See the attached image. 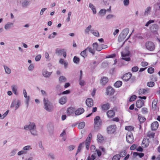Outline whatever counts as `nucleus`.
Wrapping results in <instances>:
<instances>
[{"label":"nucleus","mask_w":160,"mask_h":160,"mask_svg":"<svg viewBox=\"0 0 160 160\" xmlns=\"http://www.w3.org/2000/svg\"><path fill=\"white\" fill-rule=\"evenodd\" d=\"M158 123L157 121L153 122L151 124V127L152 130H156L158 127Z\"/></svg>","instance_id":"obj_15"},{"label":"nucleus","mask_w":160,"mask_h":160,"mask_svg":"<svg viewBox=\"0 0 160 160\" xmlns=\"http://www.w3.org/2000/svg\"><path fill=\"white\" fill-rule=\"evenodd\" d=\"M67 101V98L66 97H62L59 100V102L60 104L63 105L66 103Z\"/></svg>","instance_id":"obj_21"},{"label":"nucleus","mask_w":160,"mask_h":160,"mask_svg":"<svg viewBox=\"0 0 160 160\" xmlns=\"http://www.w3.org/2000/svg\"><path fill=\"white\" fill-rule=\"evenodd\" d=\"M122 85V82L121 81H118L114 83V86L116 88H119Z\"/></svg>","instance_id":"obj_28"},{"label":"nucleus","mask_w":160,"mask_h":160,"mask_svg":"<svg viewBox=\"0 0 160 160\" xmlns=\"http://www.w3.org/2000/svg\"><path fill=\"white\" fill-rule=\"evenodd\" d=\"M64 51H65V50L64 49H60L57 48L56 50V53L58 54H62Z\"/></svg>","instance_id":"obj_37"},{"label":"nucleus","mask_w":160,"mask_h":160,"mask_svg":"<svg viewBox=\"0 0 160 160\" xmlns=\"http://www.w3.org/2000/svg\"><path fill=\"white\" fill-rule=\"evenodd\" d=\"M86 49L87 50H88L89 52L91 53L93 55H94L95 53V51L94 49H93L91 47H88Z\"/></svg>","instance_id":"obj_34"},{"label":"nucleus","mask_w":160,"mask_h":160,"mask_svg":"<svg viewBox=\"0 0 160 160\" xmlns=\"http://www.w3.org/2000/svg\"><path fill=\"white\" fill-rule=\"evenodd\" d=\"M106 12V10L105 9H102L100 10L99 14L101 16H103L105 14Z\"/></svg>","instance_id":"obj_36"},{"label":"nucleus","mask_w":160,"mask_h":160,"mask_svg":"<svg viewBox=\"0 0 160 160\" xmlns=\"http://www.w3.org/2000/svg\"><path fill=\"white\" fill-rule=\"evenodd\" d=\"M44 102L45 107V109L48 111H50L53 109L52 106L51 105L50 102L48 99L44 98Z\"/></svg>","instance_id":"obj_3"},{"label":"nucleus","mask_w":160,"mask_h":160,"mask_svg":"<svg viewBox=\"0 0 160 160\" xmlns=\"http://www.w3.org/2000/svg\"><path fill=\"white\" fill-rule=\"evenodd\" d=\"M129 31V29L128 28H126L125 29H124L122 31V32H123V34L125 36H127L128 33Z\"/></svg>","instance_id":"obj_40"},{"label":"nucleus","mask_w":160,"mask_h":160,"mask_svg":"<svg viewBox=\"0 0 160 160\" xmlns=\"http://www.w3.org/2000/svg\"><path fill=\"white\" fill-rule=\"evenodd\" d=\"M87 49L86 48L83 51L81 52L80 53L81 55L84 58H85L87 56Z\"/></svg>","instance_id":"obj_31"},{"label":"nucleus","mask_w":160,"mask_h":160,"mask_svg":"<svg viewBox=\"0 0 160 160\" xmlns=\"http://www.w3.org/2000/svg\"><path fill=\"white\" fill-rule=\"evenodd\" d=\"M142 112L143 114H146L148 112V109L146 108H143L142 109Z\"/></svg>","instance_id":"obj_52"},{"label":"nucleus","mask_w":160,"mask_h":160,"mask_svg":"<svg viewBox=\"0 0 160 160\" xmlns=\"http://www.w3.org/2000/svg\"><path fill=\"white\" fill-rule=\"evenodd\" d=\"M144 104V101L141 100H138L137 101L136 103V106L138 108H140Z\"/></svg>","instance_id":"obj_13"},{"label":"nucleus","mask_w":160,"mask_h":160,"mask_svg":"<svg viewBox=\"0 0 160 160\" xmlns=\"http://www.w3.org/2000/svg\"><path fill=\"white\" fill-rule=\"evenodd\" d=\"M133 156L134 157H136L137 156H138L140 158H142L144 156V154L143 153L140 152L139 153L138 152H134L133 153Z\"/></svg>","instance_id":"obj_23"},{"label":"nucleus","mask_w":160,"mask_h":160,"mask_svg":"<svg viewBox=\"0 0 160 160\" xmlns=\"http://www.w3.org/2000/svg\"><path fill=\"white\" fill-rule=\"evenodd\" d=\"M108 81V78L105 77H102L100 80V83L103 86H104L106 85Z\"/></svg>","instance_id":"obj_16"},{"label":"nucleus","mask_w":160,"mask_h":160,"mask_svg":"<svg viewBox=\"0 0 160 160\" xmlns=\"http://www.w3.org/2000/svg\"><path fill=\"white\" fill-rule=\"evenodd\" d=\"M92 46L97 51H101L103 49L102 45H98L97 42L94 43L92 44Z\"/></svg>","instance_id":"obj_10"},{"label":"nucleus","mask_w":160,"mask_h":160,"mask_svg":"<svg viewBox=\"0 0 160 160\" xmlns=\"http://www.w3.org/2000/svg\"><path fill=\"white\" fill-rule=\"evenodd\" d=\"M129 0H124L123 3L125 6H127L129 4Z\"/></svg>","instance_id":"obj_61"},{"label":"nucleus","mask_w":160,"mask_h":160,"mask_svg":"<svg viewBox=\"0 0 160 160\" xmlns=\"http://www.w3.org/2000/svg\"><path fill=\"white\" fill-rule=\"evenodd\" d=\"M4 68L6 73L8 74H9L11 73V70L8 67L4 66Z\"/></svg>","instance_id":"obj_35"},{"label":"nucleus","mask_w":160,"mask_h":160,"mask_svg":"<svg viewBox=\"0 0 160 160\" xmlns=\"http://www.w3.org/2000/svg\"><path fill=\"white\" fill-rule=\"evenodd\" d=\"M94 126L95 128H98L101 126L102 123V120L99 116H96L94 119Z\"/></svg>","instance_id":"obj_6"},{"label":"nucleus","mask_w":160,"mask_h":160,"mask_svg":"<svg viewBox=\"0 0 160 160\" xmlns=\"http://www.w3.org/2000/svg\"><path fill=\"white\" fill-rule=\"evenodd\" d=\"M8 113V110H7L2 115V118H1L2 119H3L7 115Z\"/></svg>","instance_id":"obj_64"},{"label":"nucleus","mask_w":160,"mask_h":160,"mask_svg":"<svg viewBox=\"0 0 160 160\" xmlns=\"http://www.w3.org/2000/svg\"><path fill=\"white\" fill-rule=\"evenodd\" d=\"M69 151H71L73 150L75 148V146L73 145L69 146L68 147Z\"/></svg>","instance_id":"obj_60"},{"label":"nucleus","mask_w":160,"mask_h":160,"mask_svg":"<svg viewBox=\"0 0 160 160\" xmlns=\"http://www.w3.org/2000/svg\"><path fill=\"white\" fill-rule=\"evenodd\" d=\"M157 102L158 99H154L152 102V107L154 110L157 109Z\"/></svg>","instance_id":"obj_20"},{"label":"nucleus","mask_w":160,"mask_h":160,"mask_svg":"<svg viewBox=\"0 0 160 160\" xmlns=\"http://www.w3.org/2000/svg\"><path fill=\"white\" fill-rule=\"evenodd\" d=\"M137 147V145L135 144H132L130 147V150H134L136 149Z\"/></svg>","instance_id":"obj_54"},{"label":"nucleus","mask_w":160,"mask_h":160,"mask_svg":"<svg viewBox=\"0 0 160 160\" xmlns=\"http://www.w3.org/2000/svg\"><path fill=\"white\" fill-rule=\"evenodd\" d=\"M90 143H91V141L86 140V142H85L86 147V149L88 150H89V146L90 145Z\"/></svg>","instance_id":"obj_49"},{"label":"nucleus","mask_w":160,"mask_h":160,"mask_svg":"<svg viewBox=\"0 0 160 160\" xmlns=\"http://www.w3.org/2000/svg\"><path fill=\"white\" fill-rule=\"evenodd\" d=\"M142 67H146L148 65V63L146 62H142L141 64Z\"/></svg>","instance_id":"obj_59"},{"label":"nucleus","mask_w":160,"mask_h":160,"mask_svg":"<svg viewBox=\"0 0 160 160\" xmlns=\"http://www.w3.org/2000/svg\"><path fill=\"white\" fill-rule=\"evenodd\" d=\"M59 80L60 82H65L66 81V79L65 77L63 76H61Z\"/></svg>","instance_id":"obj_43"},{"label":"nucleus","mask_w":160,"mask_h":160,"mask_svg":"<svg viewBox=\"0 0 160 160\" xmlns=\"http://www.w3.org/2000/svg\"><path fill=\"white\" fill-rule=\"evenodd\" d=\"M126 139L127 142L132 144L134 141V138L132 132H128L126 135Z\"/></svg>","instance_id":"obj_4"},{"label":"nucleus","mask_w":160,"mask_h":160,"mask_svg":"<svg viewBox=\"0 0 160 160\" xmlns=\"http://www.w3.org/2000/svg\"><path fill=\"white\" fill-rule=\"evenodd\" d=\"M23 91L24 96V97L26 98V103L27 105H28L29 100V96H27V93L25 89H23Z\"/></svg>","instance_id":"obj_22"},{"label":"nucleus","mask_w":160,"mask_h":160,"mask_svg":"<svg viewBox=\"0 0 160 160\" xmlns=\"http://www.w3.org/2000/svg\"><path fill=\"white\" fill-rule=\"evenodd\" d=\"M41 58V56L40 54L37 55L35 58V60L36 61H38L40 60Z\"/></svg>","instance_id":"obj_57"},{"label":"nucleus","mask_w":160,"mask_h":160,"mask_svg":"<svg viewBox=\"0 0 160 160\" xmlns=\"http://www.w3.org/2000/svg\"><path fill=\"white\" fill-rule=\"evenodd\" d=\"M134 127L131 126H126L125 127V129L128 131V132H132V131H134Z\"/></svg>","instance_id":"obj_26"},{"label":"nucleus","mask_w":160,"mask_h":160,"mask_svg":"<svg viewBox=\"0 0 160 160\" xmlns=\"http://www.w3.org/2000/svg\"><path fill=\"white\" fill-rule=\"evenodd\" d=\"M154 70L153 68L152 67L149 68L148 69V72L150 74L154 72Z\"/></svg>","instance_id":"obj_50"},{"label":"nucleus","mask_w":160,"mask_h":160,"mask_svg":"<svg viewBox=\"0 0 160 160\" xmlns=\"http://www.w3.org/2000/svg\"><path fill=\"white\" fill-rule=\"evenodd\" d=\"M149 91V89L147 88H140L138 90V93L139 95H142L147 93Z\"/></svg>","instance_id":"obj_19"},{"label":"nucleus","mask_w":160,"mask_h":160,"mask_svg":"<svg viewBox=\"0 0 160 160\" xmlns=\"http://www.w3.org/2000/svg\"><path fill=\"white\" fill-rule=\"evenodd\" d=\"M96 90L95 88H94L93 89L91 93V95L92 97H94L95 94Z\"/></svg>","instance_id":"obj_63"},{"label":"nucleus","mask_w":160,"mask_h":160,"mask_svg":"<svg viewBox=\"0 0 160 160\" xmlns=\"http://www.w3.org/2000/svg\"><path fill=\"white\" fill-rule=\"evenodd\" d=\"M155 85V83L154 82L150 81L148 82L147 83V85L149 87H153Z\"/></svg>","instance_id":"obj_42"},{"label":"nucleus","mask_w":160,"mask_h":160,"mask_svg":"<svg viewBox=\"0 0 160 160\" xmlns=\"http://www.w3.org/2000/svg\"><path fill=\"white\" fill-rule=\"evenodd\" d=\"M110 108V104L109 103H107L102 104L101 105V108L102 111H106L109 109Z\"/></svg>","instance_id":"obj_11"},{"label":"nucleus","mask_w":160,"mask_h":160,"mask_svg":"<svg viewBox=\"0 0 160 160\" xmlns=\"http://www.w3.org/2000/svg\"><path fill=\"white\" fill-rule=\"evenodd\" d=\"M80 61V59L78 58L76 56H74L73 58V61L76 63H78Z\"/></svg>","instance_id":"obj_48"},{"label":"nucleus","mask_w":160,"mask_h":160,"mask_svg":"<svg viewBox=\"0 0 160 160\" xmlns=\"http://www.w3.org/2000/svg\"><path fill=\"white\" fill-rule=\"evenodd\" d=\"M130 53L129 50L125 49L121 52V56L122 57V59L126 61L130 60V58L129 57Z\"/></svg>","instance_id":"obj_1"},{"label":"nucleus","mask_w":160,"mask_h":160,"mask_svg":"<svg viewBox=\"0 0 160 160\" xmlns=\"http://www.w3.org/2000/svg\"><path fill=\"white\" fill-rule=\"evenodd\" d=\"M132 76V74L131 72H128L124 74L121 78L124 81H127L130 79Z\"/></svg>","instance_id":"obj_8"},{"label":"nucleus","mask_w":160,"mask_h":160,"mask_svg":"<svg viewBox=\"0 0 160 160\" xmlns=\"http://www.w3.org/2000/svg\"><path fill=\"white\" fill-rule=\"evenodd\" d=\"M145 47L147 49L150 51H153L155 49L154 43L151 41H147L145 43Z\"/></svg>","instance_id":"obj_5"},{"label":"nucleus","mask_w":160,"mask_h":160,"mask_svg":"<svg viewBox=\"0 0 160 160\" xmlns=\"http://www.w3.org/2000/svg\"><path fill=\"white\" fill-rule=\"evenodd\" d=\"M107 115L108 117L109 118H112L115 115V112L113 110H110L107 112Z\"/></svg>","instance_id":"obj_17"},{"label":"nucleus","mask_w":160,"mask_h":160,"mask_svg":"<svg viewBox=\"0 0 160 160\" xmlns=\"http://www.w3.org/2000/svg\"><path fill=\"white\" fill-rule=\"evenodd\" d=\"M91 31V33L93 34L95 36L98 37L99 36V33L98 31L92 30Z\"/></svg>","instance_id":"obj_33"},{"label":"nucleus","mask_w":160,"mask_h":160,"mask_svg":"<svg viewBox=\"0 0 160 160\" xmlns=\"http://www.w3.org/2000/svg\"><path fill=\"white\" fill-rule=\"evenodd\" d=\"M120 158L119 154H116L113 157L112 160H119Z\"/></svg>","instance_id":"obj_47"},{"label":"nucleus","mask_w":160,"mask_h":160,"mask_svg":"<svg viewBox=\"0 0 160 160\" xmlns=\"http://www.w3.org/2000/svg\"><path fill=\"white\" fill-rule=\"evenodd\" d=\"M104 138L103 136L100 134H98L97 136V140L99 142H102L103 141Z\"/></svg>","instance_id":"obj_24"},{"label":"nucleus","mask_w":160,"mask_h":160,"mask_svg":"<svg viewBox=\"0 0 160 160\" xmlns=\"http://www.w3.org/2000/svg\"><path fill=\"white\" fill-rule=\"evenodd\" d=\"M138 70V67L135 66L133 67L132 68V72H136Z\"/></svg>","instance_id":"obj_53"},{"label":"nucleus","mask_w":160,"mask_h":160,"mask_svg":"<svg viewBox=\"0 0 160 160\" xmlns=\"http://www.w3.org/2000/svg\"><path fill=\"white\" fill-rule=\"evenodd\" d=\"M86 103L88 107H91L93 105V100L91 98H87L86 101Z\"/></svg>","instance_id":"obj_14"},{"label":"nucleus","mask_w":160,"mask_h":160,"mask_svg":"<svg viewBox=\"0 0 160 160\" xmlns=\"http://www.w3.org/2000/svg\"><path fill=\"white\" fill-rule=\"evenodd\" d=\"M116 56V54H112L110 55H108L106 57L107 58H113Z\"/></svg>","instance_id":"obj_62"},{"label":"nucleus","mask_w":160,"mask_h":160,"mask_svg":"<svg viewBox=\"0 0 160 160\" xmlns=\"http://www.w3.org/2000/svg\"><path fill=\"white\" fill-rule=\"evenodd\" d=\"M149 139L147 138H144L142 142V145L143 148L148 147L149 144Z\"/></svg>","instance_id":"obj_9"},{"label":"nucleus","mask_w":160,"mask_h":160,"mask_svg":"<svg viewBox=\"0 0 160 160\" xmlns=\"http://www.w3.org/2000/svg\"><path fill=\"white\" fill-rule=\"evenodd\" d=\"M85 126V123L84 122H82L80 123L78 125V128L79 129L83 128Z\"/></svg>","instance_id":"obj_38"},{"label":"nucleus","mask_w":160,"mask_h":160,"mask_svg":"<svg viewBox=\"0 0 160 160\" xmlns=\"http://www.w3.org/2000/svg\"><path fill=\"white\" fill-rule=\"evenodd\" d=\"M154 22V20H150L147 22L145 24V26L146 27H148L150 24Z\"/></svg>","instance_id":"obj_56"},{"label":"nucleus","mask_w":160,"mask_h":160,"mask_svg":"<svg viewBox=\"0 0 160 160\" xmlns=\"http://www.w3.org/2000/svg\"><path fill=\"white\" fill-rule=\"evenodd\" d=\"M25 129H27L28 128L29 129L31 134L33 135H36V126L34 123L30 122L29 125H25L24 127Z\"/></svg>","instance_id":"obj_2"},{"label":"nucleus","mask_w":160,"mask_h":160,"mask_svg":"<svg viewBox=\"0 0 160 160\" xmlns=\"http://www.w3.org/2000/svg\"><path fill=\"white\" fill-rule=\"evenodd\" d=\"M127 154V152L125 150H123L120 153V157H125Z\"/></svg>","instance_id":"obj_39"},{"label":"nucleus","mask_w":160,"mask_h":160,"mask_svg":"<svg viewBox=\"0 0 160 160\" xmlns=\"http://www.w3.org/2000/svg\"><path fill=\"white\" fill-rule=\"evenodd\" d=\"M151 9V7H148L146 9L144 14H148Z\"/></svg>","instance_id":"obj_58"},{"label":"nucleus","mask_w":160,"mask_h":160,"mask_svg":"<svg viewBox=\"0 0 160 160\" xmlns=\"http://www.w3.org/2000/svg\"><path fill=\"white\" fill-rule=\"evenodd\" d=\"M138 119L141 123L143 122L146 120V118L144 117L140 114L138 115Z\"/></svg>","instance_id":"obj_27"},{"label":"nucleus","mask_w":160,"mask_h":160,"mask_svg":"<svg viewBox=\"0 0 160 160\" xmlns=\"http://www.w3.org/2000/svg\"><path fill=\"white\" fill-rule=\"evenodd\" d=\"M116 125H110L108 126L107 128V131L108 134H112L116 131Z\"/></svg>","instance_id":"obj_7"},{"label":"nucleus","mask_w":160,"mask_h":160,"mask_svg":"<svg viewBox=\"0 0 160 160\" xmlns=\"http://www.w3.org/2000/svg\"><path fill=\"white\" fill-rule=\"evenodd\" d=\"M115 92L114 89L111 87H108L107 89L106 93L107 95H112Z\"/></svg>","instance_id":"obj_12"},{"label":"nucleus","mask_w":160,"mask_h":160,"mask_svg":"<svg viewBox=\"0 0 160 160\" xmlns=\"http://www.w3.org/2000/svg\"><path fill=\"white\" fill-rule=\"evenodd\" d=\"M12 90L13 92L15 94L17 95L18 93L17 92V89L16 86L15 85H13L12 86Z\"/></svg>","instance_id":"obj_46"},{"label":"nucleus","mask_w":160,"mask_h":160,"mask_svg":"<svg viewBox=\"0 0 160 160\" xmlns=\"http://www.w3.org/2000/svg\"><path fill=\"white\" fill-rule=\"evenodd\" d=\"M13 25V23L12 22H8L5 25L4 28L5 29L10 28Z\"/></svg>","instance_id":"obj_29"},{"label":"nucleus","mask_w":160,"mask_h":160,"mask_svg":"<svg viewBox=\"0 0 160 160\" xmlns=\"http://www.w3.org/2000/svg\"><path fill=\"white\" fill-rule=\"evenodd\" d=\"M92 28L91 25H89L88 26L85 30V32L86 33L89 34V32L91 30V29Z\"/></svg>","instance_id":"obj_45"},{"label":"nucleus","mask_w":160,"mask_h":160,"mask_svg":"<svg viewBox=\"0 0 160 160\" xmlns=\"http://www.w3.org/2000/svg\"><path fill=\"white\" fill-rule=\"evenodd\" d=\"M42 74L44 77H48L51 75V73L49 72L46 70H43L42 71Z\"/></svg>","instance_id":"obj_25"},{"label":"nucleus","mask_w":160,"mask_h":160,"mask_svg":"<svg viewBox=\"0 0 160 160\" xmlns=\"http://www.w3.org/2000/svg\"><path fill=\"white\" fill-rule=\"evenodd\" d=\"M95 158V156L93 155H92L91 157L90 156H88L87 160H94Z\"/></svg>","instance_id":"obj_51"},{"label":"nucleus","mask_w":160,"mask_h":160,"mask_svg":"<svg viewBox=\"0 0 160 160\" xmlns=\"http://www.w3.org/2000/svg\"><path fill=\"white\" fill-rule=\"evenodd\" d=\"M79 84L81 86H84L86 84L85 82L83 80H79Z\"/></svg>","instance_id":"obj_55"},{"label":"nucleus","mask_w":160,"mask_h":160,"mask_svg":"<svg viewBox=\"0 0 160 160\" xmlns=\"http://www.w3.org/2000/svg\"><path fill=\"white\" fill-rule=\"evenodd\" d=\"M84 112V109L82 108H79L75 112V114L77 115H79Z\"/></svg>","instance_id":"obj_18"},{"label":"nucleus","mask_w":160,"mask_h":160,"mask_svg":"<svg viewBox=\"0 0 160 160\" xmlns=\"http://www.w3.org/2000/svg\"><path fill=\"white\" fill-rule=\"evenodd\" d=\"M137 98V96L135 95L131 96L129 99V101L130 102L134 101Z\"/></svg>","instance_id":"obj_41"},{"label":"nucleus","mask_w":160,"mask_h":160,"mask_svg":"<svg viewBox=\"0 0 160 160\" xmlns=\"http://www.w3.org/2000/svg\"><path fill=\"white\" fill-rule=\"evenodd\" d=\"M84 142H83L82 143H80L79 144L78 146V149L77 150L76 154H77L80 151V150L82 148V144L84 145Z\"/></svg>","instance_id":"obj_44"},{"label":"nucleus","mask_w":160,"mask_h":160,"mask_svg":"<svg viewBox=\"0 0 160 160\" xmlns=\"http://www.w3.org/2000/svg\"><path fill=\"white\" fill-rule=\"evenodd\" d=\"M74 109L70 107L68 108L67 112L68 115H69L73 113L74 112Z\"/></svg>","instance_id":"obj_30"},{"label":"nucleus","mask_w":160,"mask_h":160,"mask_svg":"<svg viewBox=\"0 0 160 160\" xmlns=\"http://www.w3.org/2000/svg\"><path fill=\"white\" fill-rule=\"evenodd\" d=\"M147 136L150 138H153L155 136V133L151 131H149L147 133Z\"/></svg>","instance_id":"obj_32"}]
</instances>
